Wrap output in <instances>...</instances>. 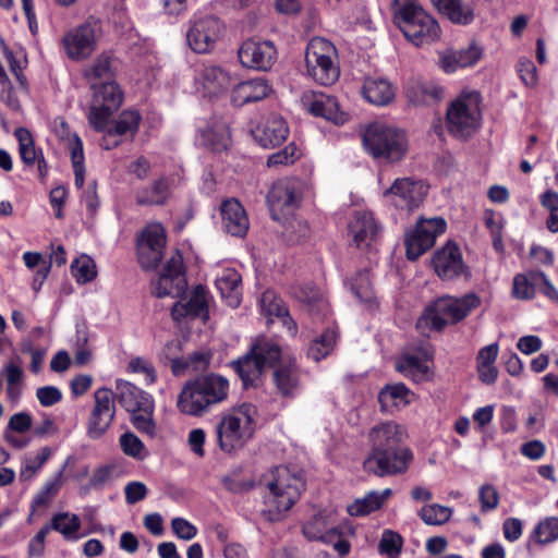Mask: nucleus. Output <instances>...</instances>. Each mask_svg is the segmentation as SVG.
I'll list each match as a JSON object with an SVG mask.
<instances>
[{
	"label": "nucleus",
	"instance_id": "obj_1",
	"mask_svg": "<svg viewBox=\"0 0 558 558\" xmlns=\"http://www.w3.org/2000/svg\"><path fill=\"white\" fill-rule=\"evenodd\" d=\"M229 388V380L221 375L210 373L197 376L184 384L177 407L183 414L202 416L227 400Z\"/></svg>",
	"mask_w": 558,
	"mask_h": 558
},
{
	"label": "nucleus",
	"instance_id": "obj_2",
	"mask_svg": "<svg viewBox=\"0 0 558 558\" xmlns=\"http://www.w3.org/2000/svg\"><path fill=\"white\" fill-rule=\"evenodd\" d=\"M257 409L252 403H242L221 414L216 425L219 448L227 453L242 449L255 433Z\"/></svg>",
	"mask_w": 558,
	"mask_h": 558
},
{
	"label": "nucleus",
	"instance_id": "obj_3",
	"mask_svg": "<svg viewBox=\"0 0 558 558\" xmlns=\"http://www.w3.org/2000/svg\"><path fill=\"white\" fill-rule=\"evenodd\" d=\"M395 22L415 46L430 44L440 37V26L416 0H397Z\"/></svg>",
	"mask_w": 558,
	"mask_h": 558
},
{
	"label": "nucleus",
	"instance_id": "obj_4",
	"mask_svg": "<svg viewBox=\"0 0 558 558\" xmlns=\"http://www.w3.org/2000/svg\"><path fill=\"white\" fill-rule=\"evenodd\" d=\"M267 487L269 492L265 495V504L272 515L271 519H277L296 502L305 488V483L300 473L280 465L272 469Z\"/></svg>",
	"mask_w": 558,
	"mask_h": 558
},
{
	"label": "nucleus",
	"instance_id": "obj_5",
	"mask_svg": "<svg viewBox=\"0 0 558 558\" xmlns=\"http://www.w3.org/2000/svg\"><path fill=\"white\" fill-rule=\"evenodd\" d=\"M362 143L374 158L389 162L401 160L408 150L405 134L381 122H374L365 128Z\"/></svg>",
	"mask_w": 558,
	"mask_h": 558
},
{
	"label": "nucleus",
	"instance_id": "obj_6",
	"mask_svg": "<svg viewBox=\"0 0 558 558\" xmlns=\"http://www.w3.org/2000/svg\"><path fill=\"white\" fill-rule=\"evenodd\" d=\"M480 102L481 97L476 92L461 94L450 102L446 126L452 136L466 140L477 131L481 122Z\"/></svg>",
	"mask_w": 558,
	"mask_h": 558
},
{
	"label": "nucleus",
	"instance_id": "obj_7",
	"mask_svg": "<svg viewBox=\"0 0 558 558\" xmlns=\"http://www.w3.org/2000/svg\"><path fill=\"white\" fill-rule=\"evenodd\" d=\"M337 57L331 41L322 37L311 39L305 51L307 74L320 85H332L340 75Z\"/></svg>",
	"mask_w": 558,
	"mask_h": 558
},
{
	"label": "nucleus",
	"instance_id": "obj_8",
	"mask_svg": "<svg viewBox=\"0 0 558 558\" xmlns=\"http://www.w3.org/2000/svg\"><path fill=\"white\" fill-rule=\"evenodd\" d=\"M480 304L481 299L475 293H468L462 298L442 296L426 308L422 320L435 330H442L447 325L464 319Z\"/></svg>",
	"mask_w": 558,
	"mask_h": 558
},
{
	"label": "nucleus",
	"instance_id": "obj_9",
	"mask_svg": "<svg viewBox=\"0 0 558 558\" xmlns=\"http://www.w3.org/2000/svg\"><path fill=\"white\" fill-rule=\"evenodd\" d=\"M303 197V183L299 179L284 178L276 181L267 194L270 216L286 222L299 209Z\"/></svg>",
	"mask_w": 558,
	"mask_h": 558
},
{
	"label": "nucleus",
	"instance_id": "obj_10",
	"mask_svg": "<svg viewBox=\"0 0 558 558\" xmlns=\"http://www.w3.org/2000/svg\"><path fill=\"white\" fill-rule=\"evenodd\" d=\"M93 99L88 111V122L96 131L107 126L110 117L123 102V93L117 82H107L90 87Z\"/></svg>",
	"mask_w": 558,
	"mask_h": 558
},
{
	"label": "nucleus",
	"instance_id": "obj_11",
	"mask_svg": "<svg viewBox=\"0 0 558 558\" xmlns=\"http://www.w3.org/2000/svg\"><path fill=\"white\" fill-rule=\"evenodd\" d=\"M413 458L411 449L369 450L363 470L377 477L396 476L409 470Z\"/></svg>",
	"mask_w": 558,
	"mask_h": 558
},
{
	"label": "nucleus",
	"instance_id": "obj_12",
	"mask_svg": "<svg viewBox=\"0 0 558 558\" xmlns=\"http://www.w3.org/2000/svg\"><path fill=\"white\" fill-rule=\"evenodd\" d=\"M222 22L214 15L197 16L190 21L186 40L197 53L210 52L223 33Z\"/></svg>",
	"mask_w": 558,
	"mask_h": 558
},
{
	"label": "nucleus",
	"instance_id": "obj_13",
	"mask_svg": "<svg viewBox=\"0 0 558 558\" xmlns=\"http://www.w3.org/2000/svg\"><path fill=\"white\" fill-rule=\"evenodd\" d=\"M446 226L445 219L440 217L420 219L404 239L408 259L415 260L429 250L436 238L446 231Z\"/></svg>",
	"mask_w": 558,
	"mask_h": 558
},
{
	"label": "nucleus",
	"instance_id": "obj_14",
	"mask_svg": "<svg viewBox=\"0 0 558 558\" xmlns=\"http://www.w3.org/2000/svg\"><path fill=\"white\" fill-rule=\"evenodd\" d=\"M116 414L113 393L108 388H99L94 393V407L86 423L90 439H99L110 427Z\"/></svg>",
	"mask_w": 558,
	"mask_h": 558
},
{
	"label": "nucleus",
	"instance_id": "obj_15",
	"mask_svg": "<svg viewBox=\"0 0 558 558\" xmlns=\"http://www.w3.org/2000/svg\"><path fill=\"white\" fill-rule=\"evenodd\" d=\"M187 287L185 275L183 272L182 256L175 254L171 256L156 281H153V293L157 298H179Z\"/></svg>",
	"mask_w": 558,
	"mask_h": 558
},
{
	"label": "nucleus",
	"instance_id": "obj_16",
	"mask_svg": "<svg viewBox=\"0 0 558 558\" xmlns=\"http://www.w3.org/2000/svg\"><path fill=\"white\" fill-rule=\"evenodd\" d=\"M427 194V185L413 178L396 179L393 184L385 192L391 204L400 209L412 211L417 208Z\"/></svg>",
	"mask_w": 558,
	"mask_h": 558
},
{
	"label": "nucleus",
	"instance_id": "obj_17",
	"mask_svg": "<svg viewBox=\"0 0 558 558\" xmlns=\"http://www.w3.org/2000/svg\"><path fill=\"white\" fill-rule=\"evenodd\" d=\"M99 31L98 21L90 17L75 29L69 32L63 39L69 58L80 60L89 57L95 49L96 37Z\"/></svg>",
	"mask_w": 558,
	"mask_h": 558
},
{
	"label": "nucleus",
	"instance_id": "obj_18",
	"mask_svg": "<svg viewBox=\"0 0 558 558\" xmlns=\"http://www.w3.org/2000/svg\"><path fill=\"white\" fill-rule=\"evenodd\" d=\"M433 351L427 343L420 344L413 351H405L396 361V369L415 383L429 380L433 377L427 362L432 360Z\"/></svg>",
	"mask_w": 558,
	"mask_h": 558
},
{
	"label": "nucleus",
	"instance_id": "obj_19",
	"mask_svg": "<svg viewBox=\"0 0 558 558\" xmlns=\"http://www.w3.org/2000/svg\"><path fill=\"white\" fill-rule=\"evenodd\" d=\"M241 64L256 71H268L277 60V49L270 40H245L239 51Z\"/></svg>",
	"mask_w": 558,
	"mask_h": 558
},
{
	"label": "nucleus",
	"instance_id": "obj_20",
	"mask_svg": "<svg viewBox=\"0 0 558 558\" xmlns=\"http://www.w3.org/2000/svg\"><path fill=\"white\" fill-rule=\"evenodd\" d=\"M166 245L165 229L160 223L147 226L138 243L137 255L138 262L144 269L155 268L163 255Z\"/></svg>",
	"mask_w": 558,
	"mask_h": 558
},
{
	"label": "nucleus",
	"instance_id": "obj_21",
	"mask_svg": "<svg viewBox=\"0 0 558 558\" xmlns=\"http://www.w3.org/2000/svg\"><path fill=\"white\" fill-rule=\"evenodd\" d=\"M407 438V428L395 421L377 423L367 434L369 450L410 449L404 446Z\"/></svg>",
	"mask_w": 558,
	"mask_h": 558
},
{
	"label": "nucleus",
	"instance_id": "obj_22",
	"mask_svg": "<svg viewBox=\"0 0 558 558\" xmlns=\"http://www.w3.org/2000/svg\"><path fill=\"white\" fill-rule=\"evenodd\" d=\"M432 264L435 272L444 280H453L468 271L458 245L451 242L434 254Z\"/></svg>",
	"mask_w": 558,
	"mask_h": 558
},
{
	"label": "nucleus",
	"instance_id": "obj_23",
	"mask_svg": "<svg viewBox=\"0 0 558 558\" xmlns=\"http://www.w3.org/2000/svg\"><path fill=\"white\" fill-rule=\"evenodd\" d=\"M195 81L203 94L209 98L223 95L233 84L229 71L216 64L203 65L197 72Z\"/></svg>",
	"mask_w": 558,
	"mask_h": 558
},
{
	"label": "nucleus",
	"instance_id": "obj_24",
	"mask_svg": "<svg viewBox=\"0 0 558 558\" xmlns=\"http://www.w3.org/2000/svg\"><path fill=\"white\" fill-rule=\"evenodd\" d=\"M303 104L311 114L322 117L337 125L344 124L349 119L348 113L340 110L337 99L332 96L322 93L306 95L303 98Z\"/></svg>",
	"mask_w": 558,
	"mask_h": 558
},
{
	"label": "nucleus",
	"instance_id": "obj_25",
	"mask_svg": "<svg viewBox=\"0 0 558 558\" xmlns=\"http://www.w3.org/2000/svg\"><path fill=\"white\" fill-rule=\"evenodd\" d=\"M272 383L282 397L295 396L300 389V369L294 356L287 355L276 365L272 372Z\"/></svg>",
	"mask_w": 558,
	"mask_h": 558
},
{
	"label": "nucleus",
	"instance_id": "obj_26",
	"mask_svg": "<svg viewBox=\"0 0 558 558\" xmlns=\"http://www.w3.org/2000/svg\"><path fill=\"white\" fill-rule=\"evenodd\" d=\"M208 299L209 293L207 289L198 284L191 291L185 302L180 301L173 305L171 315L177 320L186 316L207 319Z\"/></svg>",
	"mask_w": 558,
	"mask_h": 558
},
{
	"label": "nucleus",
	"instance_id": "obj_27",
	"mask_svg": "<svg viewBox=\"0 0 558 558\" xmlns=\"http://www.w3.org/2000/svg\"><path fill=\"white\" fill-rule=\"evenodd\" d=\"M289 134L287 122L277 114L268 116L253 131L254 138L263 147H275L283 143Z\"/></svg>",
	"mask_w": 558,
	"mask_h": 558
},
{
	"label": "nucleus",
	"instance_id": "obj_28",
	"mask_svg": "<svg viewBox=\"0 0 558 558\" xmlns=\"http://www.w3.org/2000/svg\"><path fill=\"white\" fill-rule=\"evenodd\" d=\"M220 215L222 226L229 234L239 238L246 234L250 222L245 209L238 199L231 198L222 202Z\"/></svg>",
	"mask_w": 558,
	"mask_h": 558
},
{
	"label": "nucleus",
	"instance_id": "obj_29",
	"mask_svg": "<svg viewBox=\"0 0 558 558\" xmlns=\"http://www.w3.org/2000/svg\"><path fill=\"white\" fill-rule=\"evenodd\" d=\"M271 88L264 78H253L236 84L231 92V101L236 107L259 101L268 96Z\"/></svg>",
	"mask_w": 558,
	"mask_h": 558
},
{
	"label": "nucleus",
	"instance_id": "obj_30",
	"mask_svg": "<svg viewBox=\"0 0 558 558\" xmlns=\"http://www.w3.org/2000/svg\"><path fill=\"white\" fill-rule=\"evenodd\" d=\"M116 60L111 54L104 52L99 54L83 71V77L87 81L89 87L107 84V82H116Z\"/></svg>",
	"mask_w": 558,
	"mask_h": 558
},
{
	"label": "nucleus",
	"instance_id": "obj_31",
	"mask_svg": "<svg viewBox=\"0 0 558 558\" xmlns=\"http://www.w3.org/2000/svg\"><path fill=\"white\" fill-rule=\"evenodd\" d=\"M116 398L128 412L142 407H150L154 402L151 396L126 380H117Z\"/></svg>",
	"mask_w": 558,
	"mask_h": 558
},
{
	"label": "nucleus",
	"instance_id": "obj_32",
	"mask_svg": "<svg viewBox=\"0 0 558 558\" xmlns=\"http://www.w3.org/2000/svg\"><path fill=\"white\" fill-rule=\"evenodd\" d=\"M216 287L227 304L236 308L241 304L242 277L233 268H226L216 279Z\"/></svg>",
	"mask_w": 558,
	"mask_h": 558
},
{
	"label": "nucleus",
	"instance_id": "obj_33",
	"mask_svg": "<svg viewBox=\"0 0 558 558\" xmlns=\"http://www.w3.org/2000/svg\"><path fill=\"white\" fill-rule=\"evenodd\" d=\"M349 230L354 243L360 247L362 244L368 245L376 238L379 228L371 211L359 210L355 211L353 220L349 225Z\"/></svg>",
	"mask_w": 558,
	"mask_h": 558
},
{
	"label": "nucleus",
	"instance_id": "obj_34",
	"mask_svg": "<svg viewBox=\"0 0 558 558\" xmlns=\"http://www.w3.org/2000/svg\"><path fill=\"white\" fill-rule=\"evenodd\" d=\"M430 2L440 14L454 24L468 25L474 20L472 4L462 0H430Z\"/></svg>",
	"mask_w": 558,
	"mask_h": 558
},
{
	"label": "nucleus",
	"instance_id": "obj_35",
	"mask_svg": "<svg viewBox=\"0 0 558 558\" xmlns=\"http://www.w3.org/2000/svg\"><path fill=\"white\" fill-rule=\"evenodd\" d=\"M413 392L403 384L397 383L386 385L378 393V402L381 411L393 412L395 409H401L411 402Z\"/></svg>",
	"mask_w": 558,
	"mask_h": 558
},
{
	"label": "nucleus",
	"instance_id": "obj_36",
	"mask_svg": "<svg viewBox=\"0 0 558 558\" xmlns=\"http://www.w3.org/2000/svg\"><path fill=\"white\" fill-rule=\"evenodd\" d=\"M303 534L311 541L331 543L338 537V527L330 522V515L319 512L303 526Z\"/></svg>",
	"mask_w": 558,
	"mask_h": 558
},
{
	"label": "nucleus",
	"instance_id": "obj_37",
	"mask_svg": "<svg viewBox=\"0 0 558 558\" xmlns=\"http://www.w3.org/2000/svg\"><path fill=\"white\" fill-rule=\"evenodd\" d=\"M260 307L264 315L268 318V323H272L274 317H276L281 320L290 331H296V324L292 320L287 307L274 291L267 290L263 293Z\"/></svg>",
	"mask_w": 558,
	"mask_h": 558
},
{
	"label": "nucleus",
	"instance_id": "obj_38",
	"mask_svg": "<svg viewBox=\"0 0 558 558\" xmlns=\"http://www.w3.org/2000/svg\"><path fill=\"white\" fill-rule=\"evenodd\" d=\"M364 98L375 106H386L395 98L392 85L385 78L367 77L362 87Z\"/></svg>",
	"mask_w": 558,
	"mask_h": 558
},
{
	"label": "nucleus",
	"instance_id": "obj_39",
	"mask_svg": "<svg viewBox=\"0 0 558 558\" xmlns=\"http://www.w3.org/2000/svg\"><path fill=\"white\" fill-rule=\"evenodd\" d=\"M171 191L169 181L162 177L155 180L151 184L138 190L136 192V203L143 206H162L169 197Z\"/></svg>",
	"mask_w": 558,
	"mask_h": 558
},
{
	"label": "nucleus",
	"instance_id": "obj_40",
	"mask_svg": "<svg viewBox=\"0 0 558 558\" xmlns=\"http://www.w3.org/2000/svg\"><path fill=\"white\" fill-rule=\"evenodd\" d=\"M198 141L202 146L215 153L227 150L231 143L229 128L219 122L202 129L199 130Z\"/></svg>",
	"mask_w": 558,
	"mask_h": 558
},
{
	"label": "nucleus",
	"instance_id": "obj_41",
	"mask_svg": "<svg viewBox=\"0 0 558 558\" xmlns=\"http://www.w3.org/2000/svg\"><path fill=\"white\" fill-rule=\"evenodd\" d=\"M251 350L264 368H275L288 355L281 351L276 341L265 337L256 339Z\"/></svg>",
	"mask_w": 558,
	"mask_h": 558
},
{
	"label": "nucleus",
	"instance_id": "obj_42",
	"mask_svg": "<svg viewBox=\"0 0 558 558\" xmlns=\"http://www.w3.org/2000/svg\"><path fill=\"white\" fill-rule=\"evenodd\" d=\"M48 527V533L53 530L59 532L66 541H77L81 536V520L76 514L69 512H60L52 517L49 524L44 525Z\"/></svg>",
	"mask_w": 558,
	"mask_h": 558
},
{
	"label": "nucleus",
	"instance_id": "obj_43",
	"mask_svg": "<svg viewBox=\"0 0 558 558\" xmlns=\"http://www.w3.org/2000/svg\"><path fill=\"white\" fill-rule=\"evenodd\" d=\"M231 365L234 372L241 378L244 387L254 385L255 380L264 371V367L262 366L255 354H253L251 349L242 357L232 361Z\"/></svg>",
	"mask_w": 558,
	"mask_h": 558
},
{
	"label": "nucleus",
	"instance_id": "obj_44",
	"mask_svg": "<svg viewBox=\"0 0 558 558\" xmlns=\"http://www.w3.org/2000/svg\"><path fill=\"white\" fill-rule=\"evenodd\" d=\"M336 341L337 332L333 329H327L319 338L312 341L307 356L315 362L320 361L333 350Z\"/></svg>",
	"mask_w": 558,
	"mask_h": 558
},
{
	"label": "nucleus",
	"instance_id": "obj_45",
	"mask_svg": "<svg viewBox=\"0 0 558 558\" xmlns=\"http://www.w3.org/2000/svg\"><path fill=\"white\" fill-rule=\"evenodd\" d=\"M155 402L150 403V407H142L131 413V421L134 427L149 437H154L156 434V423L154 421Z\"/></svg>",
	"mask_w": 558,
	"mask_h": 558
},
{
	"label": "nucleus",
	"instance_id": "obj_46",
	"mask_svg": "<svg viewBox=\"0 0 558 558\" xmlns=\"http://www.w3.org/2000/svg\"><path fill=\"white\" fill-rule=\"evenodd\" d=\"M14 135L19 141V151L22 161L26 166H33L40 157V155H38L35 148L31 132L25 128H17L14 132Z\"/></svg>",
	"mask_w": 558,
	"mask_h": 558
},
{
	"label": "nucleus",
	"instance_id": "obj_47",
	"mask_svg": "<svg viewBox=\"0 0 558 558\" xmlns=\"http://www.w3.org/2000/svg\"><path fill=\"white\" fill-rule=\"evenodd\" d=\"M350 289L356 299L363 303H372L375 295L367 270L359 271L350 281Z\"/></svg>",
	"mask_w": 558,
	"mask_h": 558
},
{
	"label": "nucleus",
	"instance_id": "obj_48",
	"mask_svg": "<svg viewBox=\"0 0 558 558\" xmlns=\"http://www.w3.org/2000/svg\"><path fill=\"white\" fill-rule=\"evenodd\" d=\"M141 121V116L137 111L134 110H124L120 113L117 120L113 121L112 126H109L114 134L118 136L131 134V136H134V134L138 130Z\"/></svg>",
	"mask_w": 558,
	"mask_h": 558
},
{
	"label": "nucleus",
	"instance_id": "obj_49",
	"mask_svg": "<svg viewBox=\"0 0 558 558\" xmlns=\"http://www.w3.org/2000/svg\"><path fill=\"white\" fill-rule=\"evenodd\" d=\"M452 510L439 504H429L421 508L418 517L427 525H441L449 521Z\"/></svg>",
	"mask_w": 558,
	"mask_h": 558
},
{
	"label": "nucleus",
	"instance_id": "obj_50",
	"mask_svg": "<svg viewBox=\"0 0 558 558\" xmlns=\"http://www.w3.org/2000/svg\"><path fill=\"white\" fill-rule=\"evenodd\" d=\"M72 275L77 283H87L92 281L96 275V265L87 255H81L71 265Z\"/></svg>",
	"mask_w": 558,
	"mask_h": 558
},
{
	"label": "nucleus",
	"instance_id": "obj_51",
	"mask_svg": "<svg viewBox=\"0 0 558 558\" xmlns=\"http://www.w3.org/2000/svg\"><path fill=\"white\" fill-rule=\"evenodd\" d=\"M211 353L208 351L195 352L189 356L184 362L180 360L172 361V372L178 374L181 368L191 367L195 372L205 371L210 363Z\"/></svg>",
	"mask_w": 558,
	"mask_h": 558
},
{
	"label": "nucleus",
	"instance_id": "obj_52",
	"mask_svg": "<svg viewBox=\"0 0 558 558\" xmlns=\"http://www.w3.org/2000/svg\"><path fill=\"white\" fill-rule=\"evenodd\" d=\"M51 456L49 447L40 448L35 454L28 456L21 470L20 476L22 480L31 478L41 466L47 462Z\"/></svg>",
	"mask_w": 558,
	"mask_h": 558
},
{
	"label": "nucleus",
	"instance_id": "obj_53",
	"mask_svg": "<svg viewBox=\"0 0 558 558\" xmlns=\"http://www.w3.org/2000/svg\"><path fill=\"white\" fill-rule=\"evenodd\" d=\"M379 509L375 490L367 493L363 498L355 499L347 507L348 513L352 517H364Z\"/></svg>",
	"mask_w": 558,
	"mask_h": 558
},
{
	"label": "nucleus",
	"instance_id": "obj_54",
	"mask_svg": "<svg viewBox=\"0 0 558 558\" xmlns=\"http://www.w3.org/2000/svg\"><path fill=\"white\" fill-rule=\"evenodd\" d=\"M536 281L529 275L518 274L513 278L512 296L517 300H531L535 296Z\"/></svg>",
	"mask_w": 558,
	"mask_h": 558
},
{
	"label": "nucleus",
	"instance_id": "obj_55",
	"mask_svg": "<svg viewBox=\"0 0 558 558\" xmlns=\"http://www.w3.org/2000/svg\"><path fill=\"white\" fill-rule=\"evenodd\" d=\"M534 535L538 544H548L558 539V518L550 517L541 521L534 530Z\"/></svg>",
	"mask_w": 558,
	"mask_h": 558
},
{
	"label": "nucleus",
	"instance_id": "obj_56",
	"mask_svg": "<svg viewBox=\"0 0 558 558\" xmlns=\"http://www.w3.org/2000/svg\"><path fill=\"white\" fill-rule=\"evenodd\" d=\"M281 223L284 226V235L292 243L301 242L310 235V227L305 220L296 219L293 216Z\"/></svg>",
	"mask_w": 558,
	"mask_h": 558
},
{
	"label": "nucleus",
	"instance_id": "obj_57",
	"mask_svg": "<svg viewBox=\"0 0 558 558\" xmlns=\"http://www.w3.org/2000/svg\"><path fill=\"white\" fill-rule=\"evenodd\" d=\"M402 547V537L391 530L384 531L378 548L381 554L389 557H396L400 554Z\"/></svg>",
	"mask_w": 558,
	"mask_h": 558
},
{
	"label": "nucleus",
	"instance_id": "obj_58",
	"mask_svg": "<svg viewBox=\"0 0 558 558\" xmlns=\"http://www.w3.org/2000/svg\"><path fill=\"white\" fill-rule=\"evenodd\" d=\"M120 446L122 451L132 458L143 459L145 446L142 440L131 432L124 433L120 436Z\"/></svg>",
	"mask_w": 558,
	"mask_h": 558
},
{
	"label": "nucleus",
	"instance_id": "obj_59",
	"mask_svg": "<svg viewBox=\"0 0 558 558\" xmlns=\"http://www.w3.org/2000/svg\"><path fill=\"white\" fill-rule=\"evenodd\" d=\"M298 148L294 144H289L282 150L270 155L267 159L268 167H278L291 165L296 159Z\"/></svg>",
	"mask_w": 558,
	"mask_h": 558
},
{
	"label": "nucleus",
	"instance_id": "obj_60",
	"mask_svg": "<svg viewBox=\"0 0 558 558\" xmlns=\"http://www.w3.org/2000/svg\"><path fill=\"white\" fill-rule=\"evenodd\" d=\"M478 499L481 502L482 511L486 512L497 508L499 502V495L493 485L486 484L480 488Z\"/></svg>",
	"mask_w": 558,
	"mask_h": 558
},
{
	"label": "nucleus",
	"instance_id": "obj_61",
	"mask_svg": "<svg viewBox=\"0 0 558 558\" xmlns=\"http://www.w3.org/2000/svg\"><path fill=\"white\" fill-rule=\"evenodd\" d=\"M517 70L522 82L526 86L533 87L537 84L536 66L532 60L527 58H521L518 62Z\"/></svg>",
	"mask_w": 558,
	"mask_h": 558
},
{
	"label": "nucleus",
	"instance_id": "obj_62",
	"mask_svg": "<svg viewBox=\"0 0 558 558\" xmlns=\"http://www.w3.org/2000/svg\"><path fill=\"white\" fill-rule=\"evenodd\" d=\"M36 398L43 407H52L62 400V392L58 387L44 386L37 388Z\"/></svg>",
	"mask_w": 558,
	"mask_h": 558
},
{
	"label": "nucleus",
	"instance_id": "obj_63",
	"mask_svg": "<svg viewBox=\"0 0 558 558\" xmlns=\"http://www.w3.org/2000/svg\"><path fill=\"white\" fill-rule=\"evenodd\" d=\"M171 527L177 537L190 541L197 534V529L194 524L183 518H174L171 521Z\"/></svg>",
	"mask_w": 558,
	"mask_h": 558
},
{
	"label": "nucleus",
	"instance_id": "obj_64",
	"mask_svg": "<svg viewBox=\"0 0 558 558\" xmlns=\"http://www.w3.org/2000/svg\"><path fill=\"white\" fill-rule=\"evenodd\" d=\"M148 489L143 482H130L124 487L125 501L129 505H134L146 498Z\"/></svg>",
	"mask_w": 558,
	"mask_h": 558
}]
</instances>
